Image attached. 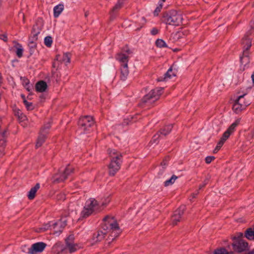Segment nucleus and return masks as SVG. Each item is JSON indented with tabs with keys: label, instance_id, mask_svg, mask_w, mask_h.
<instances>
[{
	"label": "nucleus",
	"instance_id": "6e6552de",
	"mask_svg": "<svg viewBox=\"0 0 254 254\" xmlns=\"http://www.w3.org/2000/svg\"><path fill=\"white\" fill-rule=\"evenodd\" d=\"M246 94L239 96L235 100L233 105V111L236 114H239L242 111L245 110L251 103L249 101L246 100L245 98Z\"/></svg>",
	"mask_w": 254,
	"mask_h": 254
},
{
	"label": "nucleus",
	"instance_id": "49530a36",
	"mask_svg": "<svg viewBox=\"0 0 254 254\" xmlns=\"http://www.w3.org/2000/svg\"><path fill=\"white\" fill-rule=\"evenodd\" d=\"M110 198L109 197H108L106 200V202H103L102 203V205H106L107 203H108L109 202H110Z\"/></svg>",
	"mask_w": 254,
	"mask_h": 254
},
{
	"label": "nucleus",
	"instance_id": "72a5a7b5",
	"mask_svg": "<svg viewBox=\"0 0 254 254\" xmlns=\"http://www.w3.org/2000/svg\"><path fill=\"white\" fill-rule=\"evenodd\" d=\"M23 103L28 110H31L33 109V105L31 102H29L25 99H24Z\"/></svg>",
	"mask_w": 254,
	"mask_h": 254
},
{
	"label": "nucleus",
	"instance_id": "7ed1b4c3",
	"mask_svg": "<svg viewBox=\"0 0 254 254\" xmlns=\"http://www.w3.org/2000/svg\"><path fill=\"white\" fill-rule=\"evenodd\" d=\"M182 20V15L174 10L165 14L163 17V20L166 24L173 26L180 25Z\"/></svg>",
	"mask_w": 254,
	"mask_h": 254
},
{
	"label": "nucleus",
	"instance_id": "f257e3e1",
	"mask_svg": "<svg viewBox=\"0 0 254 254\" xmlns=\"http://www.w3.org/2000/svg\"><path fill=\"white\" fill-rule=\"evenodd\" d=\"M103 230L99 231L93 237L94 242L102 241L108 233H111V237H117L121 232L116 220L114 217L106 216L103 220L102 225Z\"/></svg>",
	"mask_w": 254,
	"mask_h": 254
},
{
	"label": "nucleus",
	"instance_id": "393cba45",
	"mask_svg": "<svg viewBox=\"0 0 254 254\" xmlns=\"http://www.w3.org/2000/svg\"><path fill=\"white\" fill-rule=\"evenodd\" d=\"M67 219L66 217L62 218L59 221L55 223V227L60 226L61 228H64L66 225Z\"/></svg>",
	"mask_w": 254,
	"mask_h": 254
},
{
	"label": "nucleus",
	"instance_id": "39448f33",
	"mask_svg": "<svg viewBox=\"0 0 254 254\" xmlns=\"http://www.w3.org/2000/svg\"><path fill=\"white\" fill-rule=\"evenodd\" d=\"M241 118L237 119L232 125L228 128V129L224 132L220 141L218 142L216 147L214 150V152H217L222 146L225 141L229 137L230 135L232 134L236 127L239 125L241 122Z\"/></svg>",
	"mask_w": 254,
	"mask_h": 254
},
{
	"label": "nucleus",
	"instance_id": "7c9ffc66",
	"mask_svg": "<svg viewBox=\"0 0 254 254\" xmlns=\"http://www.w3.org/2000/svg\"><path fill=\"white\" fill-rule=\"evenodd\" d=\"M160 137H162V136L159 133V132L157 133L153 136L151 140L150 141V143L152 144L158 143V139Z\"/></svg>",
	"mask_w": 254,
	"mask_h": 254
},
{
	"label": "nucleus",
	"instance_id": "8fccbe9b",
	"mask_svg": "<svg viewBox=\"0 0 254 254\" xmlns=\"http://www.w3.org/2000/svg\"><path fill=\"white\" fill-rule=\"evenodd\" d=\"M198 190H197V191H196V193H193V194H192L193 197H195V196L198 194Z\"/></svg>",
	"mask_w": 254,
	"mask_h": 254
},
{
	"label": "nucleus",
	"instance_id": "423d86ee",
	"mask_svg": "<svg viewBox=\"0 0 254 254\" xmlns=\"http://www.w3.org/2000/svg\"><path fill=\"white\" fill-rule=\"evenodd\" d=\"M73 239L72 235H70L65 240V246H64L61 245H56L54 247L58 248L62 252L67 253H72L81 248L77 244H75L72 242Z\"/></svg>",
	"mask_w": 254,
	"mask_h": 254
},
{
	"label": "nucleus",
	"instance_id": "9d476101",
	"mask_svg": "<svg viewBox=\"0 0 254 254\" xmlns=\"http://www.w3.org/2000/svg\"><path fill=\"white\" fill-rule=\"evenodd\" d=\"M94 124V121L92 116H85L81 117L78 123L79 127L81 130V133H85Z\"/></svg>",
	"mask_w": 254,
	"mask_h": 254
},
{
	"label": "nucleus",
	"instance_id": "5fc2aeb1",
	"mask_svg": "<svg viewBox=\"0 0 254 254\" xmlns=\"http://www.w3.org/2000/svg\"><path fill=\"white\" fill-rule=\"evenodd\" d=\"M4 133H4V132H2V136H3V135H4Z\"/></svg>",
	"mask_w": 254,
	"mask_h": 254
},
{
	"label": "nucleus",
	"instance_id": "c85d7f7f",
	"mask_svg": "<svg viewBox=\"0 0 254 254\" xmlns=\"http://www.w3.org/2000/svg\"><path fill=\"white\" fill-rule=\"evenodd\" d=\"M22 84L24 87L28 91H30L31 89V86L29 84V81L28 79L23 78L22 79Z\"/></svg>",
	"mask_w": 254,
	"mask_h": 254
},
{
	"label": "nucleus",
	"instance_id": "c9c22d12",
	"mask_svg": "<svg viewBox=\"0 0 254 254\" xmlns=\"http://www.w3.org/2000/svg\"><path fill=\"white\" fill-rule=\"evenodd\" d=\"M50 127L51 124L50 123L45 124L41 129V132L46 134L47 133V130L49 129Z\"/></svg>",
	"mask_w": 254,
	"mask_h": 254
},
{
	"label": "nucleus",
	"instance_id": "473e14b6",
	"mask_svg": "<svg viewBox=\"0 0 254 254\" xmlns=\"http://www.w3.org/2000/svg\"><path fill=\"white\" fill-rule=\"evenodd\" d=\"M163 6V3H159L158 5L157 6V7L155 8V9L154 11V16H157L159 14V13L160 12L161 9H162Z\"/></svg>",
	"mask_w": 254,
	"mask_h": 254
},
{
	"label": "nucleus",
	"instance_id": "79ce46f5",
	"mask_svg": "<svg viewBox=\"0 0 254 254\" xmlns=\"http://www.w3.org/2000/svg\"><path fill=\"white\" fill-rule=\"evenodd\" d=\"M208 182V179H206L204 180V181L203 182V183L200 185L199 186V189L200 190L202 188H203Z\"/></svg>",
	"mask_w": 254,
	"mask_h": 254
},
{
	"label": "nucleus",
	"instance_id": "3c124183",
	"mask_svg": "<svg viewBox=\"0 0 254 254\" xmlns=\"http://www.w3.org/2000/svg\"><path fill=\"white\" fill-rule=\"evenodd\" d=\"M252 79L253 82L254 83V72L252 75Z\"/></svg>",
	"mask_w": 254,
	"mask_h": 254
},
{
	"label": "nucleus",
	"instance_id": "09e8293b",
	"mask_svg": "<svg viewBox=\"0 0 254 254\" xmlns=\"http://www.w3.org/2000/svg\"><path fill=\"white\" fill-rule=\"evenodd\" d=\"M59 199L64 200V199H65V195H64L62 194V197H60V198H59Z\"/></svg>",
	"mask_w": 254,
	"mask_h": 254
},
{
	"label": "nucleus",
	"instance_id": "a19ab883",
	"mask_svg": "<svg viewBox=\"0 0 254 254\" xmlns=\"http://www.w3.org/2000/svg\"><path fill=\"white\" fill-rule=\"evenodd\" d=\"M150 33L152 35H156L158 33V30L156 28H153L151 29Z\"/></svg>",
	"mask_w": 254,
	"mask_h": 254
},
{
	"label": "nucleus",
	"instance_id": "9b49d317",
	"mask_svg": "<svg viewBox=\"0 0 254 254\" xmlns=\"http://www.w3.org/2000/svg\"><path fill=\"white\" fill-rule=\"evenodd\" d=\"M47 245L42 242L35 243L28 248V254H37L42 252L46 247Z\"/></svg>",
	"mask_w": 254,
	"mask_h": 254
},
{
	"label": "nucleus",
	"instance_id": "e433bc0d",
	"mask_svg": "<svg viewBox=\"0 0 254 254\" xmlns=\"http://www.w3.org/2000/svg\"><path fill=\"white\" fill-rule=\"evenodd\" d=\"M6 145V140L4 138L0 139V150L4 152V147Z\"/></svg>",
	"mask_w": 254,
	"mask_h": 254
},
{
	"label": "nucleus",
	"instance_id": "dca6fc26",
	"mask_svg": "<svg viewBox=\"0 0 254 254\" xmlns=\"http://www.w3.org/2000/svg\"><path fill=\"white\" fill-rule=\"evenodd\" d=\"M40 33L39 30L36 31L35 27L33 28L31 36L29 39L28 45L30 48H36L37 45L35 41L38 39V35Z\"/></svg>",
	"mask_w": 254,
	"mask_h": 254
},
{
	"label": "nucleus",
	"instance_id": "4be33fe9",
	"mask_svg": "<svg viewBox=\"0 0 254 254\" xmlns=\"http://www.w3.org/2000/svg\"><path fill=\"white\" fill-rule=\"evenodd\" d=\"M35 87L37 91L43 92L46 90L47 87V85L46 82L44 81H40L36 83Z\"/></svg>",
	"mask_w": 254,
	"mask_h": 254
},
{
	"label": "nucleus",
	"instance_id": "aec40b11",
	"mask_svg": "<svg viewBox=\"0 0 254 254\" xmlns=\"http://www.w3.org/2000/svg\"><path fill=\"white\" fill-rule=\"evenodd\" d=\"M173 128V125L169 124L164 126L158 132L161 136H166L171 131Z\"/></svg>",
	"mask_w": 254,
	"mask_h": 254
},
{
	"label": "nucleus",
	"instance_id": "bb28decb",
	"mask_svg": "<svg viewBox=\"0 0 254 254\" xmlns=\"http://www.w3.org/2000/svg\"><path fill=\"white\" fill-rule=\"evenodd\" d=\"M16 50L15 52H16V54L17 56L19 58H21L23 56V49L22 48V45L19 44H17V45L16 47Z\"/></svg>",
	"mask_w": 254,
	"mask_h": 254
},
{
	"label": "nucleus",
	"instance_id": "6e6d98bb",
	"mask_svg": "<svg viewBox=\"0 0 254 254\" xmlns=\"http://www.w3.org/2000/svg\"><path fill=\"white\" fill-rule=\"evenodd\" d=\"M162 1V2H164L166 0H161Z\"/></svg>",
	"mask_w": 254,
	"mask_h": 254
},
{
	"label": "nucleus",
	"instance_id": "ea45409f",
	"mask_svg": "<svg viewBox=\"0 0 254 254\" xmlns=\"http://www.w3.org/2000/svg\"><path fill=\"white\" fill-rule=\"evenodd\" d=\"M139 22L140 24V27H141L145 23H146V19L144 17H141L139 19Z\"/></svg>",
	"mask_w": 254,
	"mask_h": 254
},
{
	"label": "nucleus",
	"instance_id": "c03bdc74",
	"mask_svg": "<svg viewBox=\"0 0 254 254\" xmlns=\"http://www.w3.org/2000/svg\"><path fill=\"white\" fill-rule=\"evenodd\" d=\"M250 26L251 28L252 33L254 32V21H252L250 23Z\"/></svg>",
	"mask_w": 254,
	"mask_h": 254
},
{
	"label": "nucleus",
	"instance_id": "cd10ccee",
	"mask_svg": "<svg viewBox=\"0 0 254 254\" xmlns=\"http://www.w3.org/2000/svg\"><path fill=\"white\" fill-rule=\"evenodd\" d=\"M62 61L65 64H69L70 62V54L68 53H64L63 55Z\"/></svg>",
	"mask_w": 254,
	"mask_h": 254
},
{
	"label": "nucleus",
	"instance_id": "412c9836",
	"mask_svg": "<svg viewBox=\"0 0 254 254\" xmlns=\"http://www.w3.org/2000/svg\"><path fill=\"white\" fill-rule=\"evenodd\" d=\"M39 188L40 184L39 183H37L34 187H32L30 189L27 195L29 199H33L35 197V194Z\"/></svg>",
	"mask_w": 254,
	"mask_h": 254
},
{
	"label": "nucleus",
	"instance_id": "37998d69",
	"mask_svg": "<svg viewBox=\"0 0 254 254\" xmlns=\"http://www.w3.org/2000/svg\"><path fill=\"white\" fill-rule=\"evenodd\" d=\"M26 116L23 114L22 113H20V118H19L20 120H22V121H24L26 119Z\"/></svg>",
	"mask_w": 254,
	"mask_h": 254
},
{
	"label": "nucleus",
	"instance_id": "c756f323",
	"mask_svg": "<svg viewBox=\"0 0 254 254\" xmlns=\"http://www.w3.org/2000/svg\"><path fill=\"white\" fill-rule=\"evenodd\" d=\"M157 47L159 48L167 47V45L165 42L162 39H158L155 42Z\"/></svg>",
	"mask_w": 254,
	"mask_h": 254
},
{
	"label": "nucleus",
	"instance_id": "4468645a",
	"mask_svg": "<svg viewBox=\"0 0 254 254\" xmlns=\"http://www.w3.org/2000/svg\"><path fill=\"white\" fill-rule=\"evenodd\" d=\"M185 209L186 206L182 205L174 212L171 218V223L173 225H177L178 222L181 220L182 216L184 213Z\"/></svg>",
	"mask_w": 254,
	"mask_h": 254
},
{
	"label": "nucleus",
	"instance_id": "a211bd4d",
	"mask_svg": "<svg viewBox=\"0 0 254 254\" xmlns=\"http://www.w3.org/2000/svg\"><path fill=\"white\" fill-rule=\"evenodd\" d=\"M120 79L123 81H125L129 73L128 65L125 64L124 65L120 66Z\"/></svg>",
	"mask_w": 254,
	"mask_h": 254
},
{
	"label": "nucleus",
	"instance_id": "603ef678",
	"mask_svg": "<svg viewBox=\"0 0 254 254\" xmlns=\"http://www.w3.org/2000/svg\"><path fill=\"white\" fill-rule=\"evenodd\" d=\"M249 254H254V249L252 251H250L249 253Z\"/></svg>",
	"mask_w": 254,
	"mask_h": 254
},
{
	"label": "nucleus",
	"instance_id": "f03ea898",
	"mask_svg": "<svg viewBox=\"0 0 254 254\" xmlns=\"http://www.w3.org/2000/svg\"><path fill=\"white\" fill-rule=\"evenodd\" d=\"M108 153L111 158L109 165V173L110 176H114L120 170L122 163V154L114 149H109Z\"/></svg>",
	"mask_w": 254,
	"mask_h": 254
},
{
	"label": "nucleus",
	"instance_id": "b1692460",
	"mask_svg": "<svg viewBox=\"0 0 254 254\" xmlns=\"http://www.w3.org/2000/svg\"><path fill=\"white\" fill-rule=\"evenodd\" d=\"M245 236L249 240H254V227L248 228L245 232Z\"/></svg>",
	"mask_w": 254,
	"mask_h": 254
},
{
	"label": "nucleus",
	"instance_id": "a18cd8bd",
	"mask_svg": "<svg viewBox=\"0 0 254 254\" xmlns=\"http://www.w3.org/2000/svg\"><path fill=\"white\" fill-rule=\"evenodd\" d=\"M22 113V112H21V111H20V110H17V111H16V112H15V115H16V116H17V117H18V118H20V113Z\"/></svg>",
	"mask_w": 254,
	"mask_h": 254
},
{
	"label": "nucleus",
	"instance_id": "f8f14e48",
	"mask_svg": "<svg viewBox=\"0 0 254 254\" xmlns=\"http://www.w3.org/2000/svg\"><path fill=\"white\" fill-rule=\"evenodd\" d=\"M242 45L243 46V56L240 57V60L243 62V60L245 58H248L249 52L248 50L252 46L251 40L248 37L247 35H245L242 41Z\"/></svg>",
	"mask_w": 254,
	"mask_h": 254
},
{
	"label": "nucleus",
	"instance_id": "2eb2a0df",
	"mask_svg": "<svg viewBox=\"0 0 254 254\" xmlns=\"http://www.w3.org/2000/svg\"><path fill=\"white\" fill-rule=\"evenodd\" d=\"M129 54L130 52L129 50H127L126 53H120L117 54L116 59L120 63V66H123L125 64L128 65Z\"/></svg>",
	"mask_w": 254,
	"mask_h": 254
},
{
	"label": "nucleus",
	"instance_id": "de8ad7c7",
	"mask_svg": "<svg viewBox=\"0 0 254 254\" xmlns=\"http://www.w3.org/2000/svg\"><path fill=\"white\" fill-rule=\"evenodd\" d=\"M4 154V152H3L2 150H0V157L3 156Z\"/></svg>",
	"mask_w": 254,
	"mask_h": 254
},
{
	"label": "nucleus",
	"instance_id": "ddd939ff",
	"mask_svg": "<svg viewBox=\"0 0 254 254\" xmlns=\"http://www.w3.org/2000/svg\"><path fill=\"white\" fill-rule=\"evenodd\" d=\"M233 249L238 252L247 251L249 249L248 243L242 239H237L232 244Z\"/></svg>",
	"mask_w": 254,
	"mask_h": 254
},
{
	"label": "nucleus",
	"instance_id": "f3484780",
	"mask_svg": "<svg viewBox=\"0 0 254 254\" xmlns=\"http://www.w3.org/2000/svg\"><path fill=\"white\" fill-rule=\"evenodd\" d=\"M177 71L175 70H173L172 67H170L166 73L164 74L163 77H160L159 78V81L167 80L169 79L175 77L176 75Z\"/></svg>",
	"mask_w": 254,
	"mask_h": 254
},
{
	"label": "nucleus",
	"instance_id": "20e7f679",
	"mask_svg": "<svg viewBox=\"0 0 254 254\" xmlns=\"http://www.w3.org/2000/svg\"><path fill=\"white\" fill-rule=\"evenodd\" d=\"M99 205L98 201L94 198H90L85 202V206L81 212L80 218H85L92 214L97 208Z\"/></svg>",
	"mask_w": 254,
	"mask_h": 254
},
{
	"label": "nucleus",
	"instance_id": "0eeeda50",
	"mask_svg": "<svg viewBox=\"0 0 254 254\" xmlns=\"http://www.w3.org/2000/svg\"><path fill=\"white\" fill-rule=\"evenodd\" d=\"M163 90V88H156L151 90L142 99L143 103L151 105L156 101L160 97Z\"/></svg>",
	"mask_w": 254,
	"mask_h": 254
},
{
	"label": "nucleus",
	"instance_id": "6ab92c4d",
	"mask_svg": "<svg viewBox=\"0 0 254 254\" xmlns=\"http://www.w3.org/2000/svg\"><path fill=\"white\" fill-rule=\"evenodd\" d=\"M64 9V5L60 3L54 7V16L55 18L58 17Z\"/></svg>",
	"mask_w": 254,
	"mask_h": 254
},
{
	"label": "nucleus",
	"instance_id": "2f4dec72",
	"mask_svg": "<svg viewBox=\"0 0 254 254\" xmlns=\"http://www.w3.org/2000/svg\"><path fill=\"white\" fill-rule=\"evenodd\" d=\"M53 40L51 36H46L44 39V44L48 47H50L52 44Z\"/></svg>",
	"mask_w": 254,
	"mask_h": 254
},
{
	"label": "nucleus",
	"instance_id": "5701e85b",
	"mask_svg": "<svg viewBox=\"0 0 254 254\" xmlns=\"http://www.w3.org/2000/svg\"><path fill=\"white\" fill-rule=\"evenodd\" d=\"M46 133L40 132L36 144L37 148L40 147L44 143L46 139Z\"/></svg>",
	"mask_w": 254,
	"mask_h": 254
},
{
	"label": "nucleus",
	"instance_id": "58836bf2",
	"mask_svg": "<svg viewBox=\"0 0 254 254\" xmlns=\"http://www.w3.org/2000/svg\"><path fill=\"white\" fill-rule=\"evenodd\" d=\"M0 39L6 42L7 41V35L5 34H0Z\"/></svg>",
	"mask_w": 254,
	"mask_h": 254
},
{
	"label": "nucleus",
	"instance_id": "1a4fd4ad",
	"mask_svg": "<svg viewBox=\"0 0 254 254\" xmlns=\"http://www.w3.org/2000/svg\"><path fill=\"white\" fill-rule=\"evenodd\" d=\"M73 169L72 167L68 165L65 168H61L59 172L55 174L52 178L53 182L59 183L64 181L71 173Z\"/></svg>",
	"mask_w": 254,
	"mask_h": 254
},
{
	"label": "nucleus",
	"instance_id": "a878e982",
	"mask_svg": "<svg viewBox=\"0 0 254 254\" xmlns=\"http://www.w3.org/2000/svg\"><path fill=\"white\" fill-rule=\"evenodd\" d=\"M177 178L178 177L176 176L173 175L170 179L164 182V186L168 187L173 185Z\"/></svg>",
	"mask_w": 254,
	"mask_h": 254
},
{
	"label": "nucleus",
	"instance_id": "f704fd0d",
	"mask_svg": "<svg viewBox=\"0 0 254 254\" xmlns=\"http://www.w3.org/2000/svg\"><path fill=\"white\" fill-rule=\"evenodd\" d=\"M123 4V2L122 1V0H118L117 3L115 5V6L113 8V11H116L120 9Z\"/></svg>",
	"mask_w": 254,
	"mask_h": 254
},
{
	"label": "nucleus",
	"instance_id": "4c0bfd02",
	"mask_svg": "<svg viewBox=\"0 0 254 254\" xmlns=\"http://www.w3.org/2000/svg\"><path fill=\"white\" fill-rule=\"evenodd\" d=\"M215 159L214 156H207L205 158V162L207 164H209L212 162Z\"/></svg>",
	"mask_w": 254,
	"mask_h": 254
},
{
	"label": "nucleus",
	"instance_id": "864d4df0",
	"mask_svg": "<svg viewBox=\"0 0 254 254\" xmlns=\"http://www.w3.org/2000/svg\"><path fill=\"white\" fill-rule=\"evenodd\" d=\"M21 97L23 98V100H24V99H25V96L23 95H21Z\"/></svg>",
	"mask_w": 254,
	"mask_h": 254
}]
</instances>
